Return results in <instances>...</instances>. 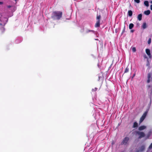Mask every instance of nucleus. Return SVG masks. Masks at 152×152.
Returning a JSON list of instances; mask_svg holds the SVG:
<instances>
[{
  "label": "nucleus",
  "mask_w": 152,
  "mask_h": 152,
  "mask_svg": "<svg viewBox=\"0 0 152 152\" xmlns=\"http://www.w3.org/2000/svg\"><path fill=\"white\" fill-rule=\"evenodd\" d=\"M62 12L61 11L53 12L51 16V18L54 20L60 19L62 17Z\"/></svg>",
  "instance_id": "f257e3e1"
},
{
  "label": "nucleus",
  "mask_w": 152,
  "mask_h": 152,
  "mask_svg": "<svg viewBox=\"0 0 152 152\" xmlns=\"http://www.w3.org/2000/svg\"><path fill=\"white\" fill-rule=\"evenodd\" d=\"M136 135H138L139 136V139H141L145 137V133L143 132L137 131L136 132Z\"/></svg>",
  "instance_id": "f03ea898"
},
{
  "label": "nucleus",
  "mask_w": 152,
  "mask_h": 152,
  "mask_svg": "<svg viewBox=\"0 0 152 152\" xmlns=\"http://www.w3.org/2000/svg\"><path fill=\"white\" fill-rule=\"evenodd\" d=\"M129 138L128 137H126L121 142V145L126 144L129 140Z\"/></svg>",
  "instance_id": "7ed1b4c3"
},
{
  "label": "nucleus",
  "mask_w": 152,
  "mask_h": 152,
  "mask_svg": "<svg viewBox=\"0 0 152 152\" xmlns=\"http://www.w3.org/2000/svg\"><path fill=\"white\" fill-rule=\"evenodd\" d=\"M147 112H145L142 115V116L140 118V121H139V122L140 123L142 122L144 120V119H145V118L147 115Z\"/></svg>",
  "instance_id": "20e7f679"
},
{
  "label": "nucleus",
  "mask_w": 152,
  "mask_h": 152,
  "mask_svg": "<svg viewBox=\"0 0 152 152\" xmlns=\"http://www.w3.org/2000/svg\"><path fill=\"white\" fill-rule=\"evenodd\" d=\"M5 24L3 25L1 23H0V30L1 32L3 33L5 31V28L4 27Z\"/></svg>",
  "instance_id": "39448f33"
},
{
  "label": "nucleus",
  "mask_w": 152,
  "mask_h": 152,
  "mask_svg": "<svg viewBox=\"0 0 152 152\" xmlns=\"http://www.w3.org/2000/svg\"><path fill=\"white\" fill-rule=\"evenodd\" d=\"M151 72L149 73L148 74V80H147V82L148 83H149L150 82V78L151 77Z\"/></svg>",
  "instance_id": "423d86ee"
},
{
  "label": "nucleus",
  "mask_w": 152,
  "mask_h": 152,
  "mask_svg": "<svg viewBox=\"0 0 152 152\" xmlns=\"http://www.w3.org/2000/svg\"><path fill=\"white\" fill-rule=\"evenodd\" d=\"M145 52L147 55L149 57H150L151 56L150 50L148 49H146L145 50Z\"/></svg>",
  "instance_id": "0eeeda50"
},
{
  "label": "nucleus",
  "mask_w": 152,
  "mask_h": 152,
  "mask_svg": "<svg viewBox=\"0 0 152 152\" xmlns=\"http://www.w3.org/2000/svg\"><path fill=\"white\" fill-rule=\"evenodd\" d=\"M146 128V126H140L139 127L138 129L140 131H142L144 129H145Z\"/></svg>",
  "instance_id": "6e6552de"
},
{
  "label": "nucleus",
  "mask_w": 152,
  "mask_h": 152,
  "mask_svg": "<svg viewBox=\"0 0 152 152\" xmlns=\"http://www.w3.org/2000/svg\"><path fill=\"white\" fill-rule=\"evenodd\" d=\"M100 21H99V20L96 21V22L95 25V27H99L100 24Z\"/></svg>",
  "instance_id": "1a4fd4ad"
},
{
  "label": "nucleus",
  "mask_w": 152,
  "mask_h": 152,
  "mask_svg": "<svg viewBox=\"0 0 152 152\" xmlns=\"http://www.w3.org/2000/svg\"><path fill=\"white\" fill-rule=\"evenodd\" d=\"M138 126V123L137 122H135L134 123L132 127L133 128H135L137 127Z\"/></svg>",
  "instance_id": "9d476101"
},
{
  "label": "nucleus",
  "mask_w": 152,
  "mask_h": 152,
  "mask_svg": "<svg viewBox=\"0 0 152 152\" xmlns=\"http://www.w3.org/2000/svg\"><path fill=\"white\" fill-rule=\"evenodd\" d=\"M150 13L151 12L149 10H147L144 11V13L146 15H148L150 14Z\"/></svg>",
  "instance_id": "9b49d317"
},
{
  "label": "nucleus",
  "mask_w": 152,
  "mask_h": 152,
  "mask_svg": "<svg viewBox=\"0 0 152 152\" xmlns=\"http://www.w3.org/2000/svg\"><path fill=\"white\" fill-rule=\"evenodd\" d=\"M101 18V16L100 15H98L97 14L96 18L97 21L99 20V21H100Z\"/></svg>",
  "instance_id": "f8f14e48"
},
{
  "label": "nucleus",
  "mask_w": 152,
  "mask_h": 152,
  "mask_svg": "<svg viewBox=\"0 0 152 152\" xmlns=\"http://www.w3.org/2000/svg\"><path fill=\"white\" fill-rule=\"evenodd\" d=\"M142 14H139L137 16V19L139 20H142Z\"/></svg>",
  "instance_id": "ddd939ff"
},
{
  "label": "nucleus",
  "mask_w": 152,
  "mask_h": 152,
  "mask_svg": "<svg viewBox=\"0 0 152 152\" xmlns=\"http://www.w3.org/2000/svg\"><path fill=\"white\" fill-rule=\"evenodd\" d=\"M128 14L129 16H131L132 15V12L131 10H129L128 12Z\"/></svg>",
  "instance_id": "4468645a"
},
{
  "label": "nucleus",
  "mask_w": 152,
  "mask_h": 152,
  "mask_svg": "<svg viewBox=\"0 0 152 152\" xmlns=\"http://www.w3.org/2000/svg\"><path fill=\"white\" fill-rule=\"evenodd\" d=\"M144 4L146 6V7H148L149 6V2L148 1H145L144 2Z\"/></svg>",
  "instance_id": "2eb2a0df"
},
{
  "label": "nucleus",
  "mask_w": 152,
  "mask_h": 152,
  "mask_svg": "<svg viewBox=\"0 0 152 152\" xmlns=\"http://www.w3.org/2000/svg\"><path fill=\"white\" fill-rule=\"evenodd\" d=\"M134 26V25L133 23H131L130 24L129 26V29H131Z\"/></svg>",
  "instance_id": "dca6fc26"
},
{
  "label": "nucleus",
  "mask_w": 152,
  "mask_h": 152,
  "mask_svg": "<svg viewBox=\"0 0 152 152\" xmlns=\"http://www.w3.org/2000/svg\"><path fill=\"white\" fill-rule=\"evenodd\" d=\"M142 27L143 29H145V28H146L147 27V25L145 23H143L142 25Z\"/></svg>",
  "instance_id": "f3484780"
},
{
  "label": "nucleus",
  "mask_w": 152,
  "mask_h": 152,
  "mask_svg": "<svg viewBox=\"0 0 152 152\" xmlns=\"http://www.w3.org/2000/svg\"><path fill=\"white\" fill-rule=\"evenodd\" d=\"M129 69L128 68V67H127L125 69L124 73L122 75V76L124 75L125 73H127V72H129Z\"/></svg>",
  "instance_id": "a211bd4d"
},
{
  "label": "nucleus",
  "mask_w": 152,
  "mask_h": 152,
  "mask_svg": "<svg viewBox=\"0 0 152 152\" xmlns=\"http://www.w3.org/2000/svg\"><path fill=\"white\" fill-rule=\"evenodd\" d=\"M125 32V26L124 25L123 29L122 32L121 33V34H123Z\"/></svg>",
  "instance_id": "6ab92c4d"
},
{
  "label": "nucleus",
  "mask_w": 152,
  "mask_h": 152,
  "mask_svg": "<svg viewBox=\"0 0 152 152\" xmlns=\"http://www.w3.org/2000/svg\"><path fill=\"white\" fill-rule=\"evenodd\" d=\"M90 32H94V31L93 30H88V29H87L86 31V33H88Z\"/></svg>",
  "instance_id": "aec40b11"
},
{
  "label": "nucleus",
  "mask_w": 152,
  "mask_h": 152,
  "mask_svg": "<svg viewBox=\"0 0 152 152\" xmlns=\"http://www.w3.org/2000/svg\"><path fill=\"white\" fill-rule=\"evenodd\" d=\"M151 38H149L148 40V44H151Z\"/></svg>",
  "instance_id": "412c9836"
},
{
  "label": "nucleus",
  "mask_w": 152,
  "mask_h": 152,
  "mask_svg": "<svg viewBox=\"0 0 152 152\" xmlns=\"http://www.w3.org/2000/svg\"><path fill=\"white\" fill-rule=\"evenodd\" d=\"M132 49L133 52H135L136 51V48L135 47L133 48Z\"/></svg>",
  "instance_id": "4be33fe9"
},
{
  "label": "nucleus",
  "mask_w": 152,
  "mask_h": 152,
  "mask_svg": "<svg viewBox=\"0 0 152 152\" xmlns=\"http://www.w3.org/2000/svg\"><path fill=\"white\" fill-rule=\"evenodd\" d=\"M97 88H95L94 89H92V91H95L97 90Z\"/></svg>",
  "instance_id": "5701e85b"
},
{
  "label": "nucleus",
  "mask_w": 152,
  "mask_h": 152,
  "mask_svg": "<svg viewBox=\"0 0 152 152\" xmlns=\"http://www.w3.org/2000/svg\"><path fill=\"white\" fill-rule=\"evenodd\" d=\"M149 149H151L152 148V142L151 143L148 147Z\"/></svg>",
  "instance_id": "b1692460"
},
{
  "label": "nucleus",
  "mask_w": 152,
  "mask_h": 152,
  "mask_svg": "<svg viewBox=\"0 0 152 152\" xmlns=\"http://www.w3.org/2000/svg\"><path fill=\"white\" fill-rule=\"evenodd\" d=\"M134 1L137 3H139L140 2V0H134Z\"/></svg>",
  "instance_id": "393cba45"
},
{
  "label": "nucleus",
  "mask_w": 152,
  "mask_h": 152,
  "mask_svg": "<svg viewBox=\"0 0 152 152\" xmlns=\"http://www.w3.org/2000/svg\"><path fill=\"white\" fill-rule=\"evenodd\" d=\"M145 149L144 147L143 146H142L141 147V149H142V151H143Z\"/></svg>",
  "instance_id": "a878e982"
},
{
  "label": "nucleus",
  "mask_w": 152,
  "mask_h": 152,
  "mask_svg": "<svg viewBox=\"0 0 152 152\" xmlns=\"http://www.w3.org/2000/svg\"><path fill=\"white\" fill-rule=\"evenodd\" d=\"M3 4V2L1 1H0V4L1 5Z\"/></svg>",
  "instance_id": "bb28decb"
},
{
  "label": "nucleus",
  "mask_w": 152,
  "mask_h": 152,
  "mask_svg": "<svg viewBox=\"0 0 152 152\" xmlns=\"http://www.w3.org/2000/svg\"><path fill=\"white\" fill-rule=\"evenodd\" d=\"M151 10H152V5H151Z\"/></svg>",
  "instance_id": "cd10ccee"
},
{
  "label": "nucleus",
  "mask_w": 152,
  "mask_h": 152,
  "mask_svg": "<svg viewBox=\"0 0 152 152\" xmlns=\"http://www.w3.org/2000/svg\"><path fill=\"white\" fill-rule=\"evenodd\" d=\"M134 31V30H131V32H133Z\"/></svg>",
  "instance_id": "c85d7f7f"
},
{
  "label": "nucleus",
  "mask_w": 152,
  "mask_h": 152,
  "mask_svg": "<svg viewBox=\"0 0 152 152\" xmlns=\"http://www.w3.org/2000/svg\"><path fill=\"white\" fill-rule=\"evenodd\" d=\"M11 7V6H10H10H8V8H10V7Z\"/></svg>",
  "instance_id": "c756f323"
},
{
  "label": "nucleus",
  "mask_w": 152,
  "mask_h": 152,
  "mask_svg": "<svg viewBox=\"0 0 152 152\" xmlns=\"http://www.w3.org/2000/svg\"><path fill=\"white\" fill-rule=\"evenodd\" d=\"M151 99H150V104H151Z\"/></svg>",
  "instance_id": "7c9ffc66"
},
{
  "label": "nucleus",
  "mask_w": 152,
  "mask_h": 152,
  "mask_svg": "<svg viewBox=\"0 0 152 152\" xmlns=\"http://www.w3.org/2000/svg\"><path fill=\"white\" fill-rule=\"evenodd\" d=\"M150 2L152 4V0Z\"/></svg>",
  "instance_id": "2f4dec72"
},
{
  "label": "nucleus",
  "mask_w": 152,
  "mask_h": 152,
  "mask_svg": "<svg viewBox=\"0 0 152 152\" xmlns=\"http://www.w3.org/2000/svg\"><path fill=\"white\" fill-rule=\"evenodd\" d=\"M136 152H139L138 151H136Z\"/></svg>",
  "instance_id": "473e14b6"
},
{
  "label": "nucleus",
  "mask_w": 152,
  "mask_h": 152,
  "mask_svg": "<svg viewBox=\"0 0 152 152\" xmlns=\"http://www.w3.org/2000/svg\"><path fill=\"white\" fill-rule=\"evenodd\" d=\"M135 75L134 74V75H133V76H134Z\"/></svg>",
  "instance_id": "72a5a7b5"
}]
</instances>
